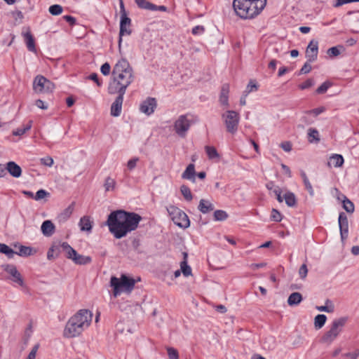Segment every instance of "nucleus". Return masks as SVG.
Returning <instances> with one entry per match:
<instances>
[{
    "label": "nucleus",
    "mask_w": 359,
    "mask_h": 359,
    "mask_svg": "<svg viewBox=\"0 0 359 359\" xmlns=\"http://www.w3.org/2000/svg\"><path fill=\"white\" fill-rule=\"evenodd\" d=\"M1 267L3 269L9 273L11 276V279L12 281L19 284L20 286L24 285V281L20 272L17 270V268L13 264H4Z\"/></svg>",
    "instance_id": "nucleus-12"
},
{
    "label": "nucleus",
    "mask_w": 359,
    "mask_h": 359,
    "mask_svg": "<svg viewBox=\"0 0 359 359\" xmlns=\"http://www.w3.org/2000/svg\"><path fill=\"white\" fill-rule=\"evenodd\" d=\"M229 85L224 83L222 86L220 95H219V102L222 105L229 107Z\"/></svg>",
    "instance_id": "nucleus-20"
},
{
    "label": "nucleus",
    "mask_w": 359,
    "mask_h": 359,
    "mask_svg": "<svg viewBox=\"0 0 359 359\" xmlns=\"http://www.w3.org/2000/svg\"><path fill=\"white\" fill-rule=\"evenodd\" d=\"M344 356L346 357H348L350 358L351 359H357L358 357L359 356V349L358 350H356L355 352L353 353H345L344 355Z\"/></svg>",
    "instance_id": "nucleus-64"
},
{
    "label": "nucleus",
    "mask_w": 359,
    "mask_h": 359,
    "mask_svg": "<svg viewBox=\"0 0 359 359\" xmlns=\"http://www.w3.org/2000/svg\"><path fill=\"white\" fill-rule=\"evenodd\" d=\"M343 202H341L343 208L348 213H353L355 210L353 203L347 197H343Z\"/></svg>",
    "instance_id": "nucleus-34"
},
{
    "label": "nucleus",
    "mask_w": 359,
    "mask_h": 359,
    "mask_svg": "<svg viewBox=\"0 0 359 359\" xmlns=\"http://www.w3.org/2000/svg\"><path fill=\"white\" fill-rule=\"evenodd\" d=\"M325 306H317V310L320 311H325L327 313H332L334 311V306L330 299H327L325 302Z\"/></svg>",
    "instance_id": "nucleus-39"
},
{
    "label": "nucleus",
    "mask_w": 359,
    "mask_h": 359,
    "mask_svg": "<svg viewBox=\"0 0 359 359\" xmlns=\"http://www.w3.org/2000/svg\"><path fill=\"white\" fill-rule=\"evenodd\" d=\"M187 253L183 252L184 260L180 263V270L186 277L191 275V269L187 264Z\"/></svg>",
    "instance_id": "nucleus-26"
},
{
    "label": "nucleus",
    "mask_w": 359,
    "mask_h": 359,
    "mask_svg": "<svg viewBox=\"0 0 359 359\" xmlns=\"http://www.w3.org/2000/svg\"><path fill=\"white\" fill-rule=\"evenodd\" d=\"M139 161V158L135 157L133 158H131L128 161L127 167L130 170H132L136 167L137 163Z\"/></svg>",
    "instance_id": "nucleus-54"
},
{
    "label": "nucleus",
    "mask_w": 359,
    "mask_h": 359,
    "mask_svg": "<svg viewBox=\"0 0 359 359\" xmlns=\"http://www.w3.org/2000/svg\"><path fill=\"white\" fill-rule=\"evenodd\" d=\"M318 53V41L314 40L311 41L306 50V57L309 62H313L317 59Z\"/></svg>",
    "instance_id": "nucleus-14"
},
{
    "label": "nucleus",
    "mask_w": 359,
    "mask_h": 359,
    "mask_svg": "<svg viewBox=\"0 0 359 359\" xmlns=\"http://www.w3.org/2000/svg\"><path fill=\"white\" fill-rule=\"evenodd\" d=\"M156 107V100L155 98L148 97L146 100L142 102L140 104V111L147 114L151 115L154 113L155 108Z\"/></svg>",
    "instance_id": "nucleus-15"
},
{
    "label": "nucleus",
    "mask_w": 359,
    "mask_h": 359,
    "mask_svg": "<svg viewBox=\"0 0 359 359\" xmlns=\"http://www.w3.org/2000/svg\"><path fill=\"white\" fill-rule=\"evenodd\" d=\"M79 226L83 231H90L92 229L91 222L88 217H83L79 221Z\"/></svg>",
    "instance_id": "nucleus-28"
},
{
    "label": "nucleus",
    "mask_w": 359,
    "mask_h": 359,
    "mask_svg": "<svg viewBox=\"0 0 359 359\" xmlns=\"http://www.w3.org/2000/svg\"><path fill=\"white\" fill-rule=\"evenodd\" d=\"M191 126V121L187 115H181L174 123V130L181 137H185Z\"/></svg>",
    "instance_id": "nucleus-10"
},
{
    "label": "nucleus",
    "mask_w": 359,
    "mask_h": 359,
    "mask_svg": "<svg viewBox=\"0 0 359 359\" xmlns=\"http://www.w3.org/2000/svg\"><path fill=\"white\" fill-rule=\"evenodd\" d=\"M308 273V269L305 264H303L299 269V275L302 279H304Z\"/></svg>",
    "instance_id": "nucleus-51"
},
{
    "label": "nucleus",
    "mask_w": 359,
    "mask_h": 359,
    "mask_svg": "<svg viewBox=\"0 0 359 359\" xmlns=\"http://www.w3.org/2000/svg\"><path fill=\"white\" fill-rule=\"evenodd\" d=\"M48 11L53 15H58L62 13L63 8L60 5L54 4L49 7Z\"/></svg>",
    "instance_id": "nucleus-43"
},
{
    "label": "nucleus",
    "mask_w": 359,
    "mask_h": 359,
    "mask_svg": "<svg viewBox=\"0 0 359 359\" xmlns=\"http://www.w3.org/2000/svg\"><path fill=\"white\" fill-rule=\"evenodd\" d=\"M142 219V217L135 212L118 210L109 215L107 224L109 231L116 238L119 239L135 230Z\"/></svg>",
    "instance_id": "nucleus-1"
},
{
    "label": "nucleus",
    "mask_w": 359,
    "mask_h": 359,
    "mask_svg": "<svg viewBox=\"0 0 359 359\" xmlns=\"http://www.w3.org/2000/svg\"><path fill=\"white\" fill-rule=\"evenodd\" d=\"M280 147L287 152H289L292 150V144L290 142L286 141L283 142L280 144Z\"/></svg>",
    "instance_id": "nucleus-62"
},
{
    "label": "nucleus",
    "mask_w": 359,
    "mask_h": 359,
    "mask_svg": "<svg viewBox=\"0 0 359 359\" xmlns=\"http://www.w3.org/2000/svg\"><path fill=\"white\" fill-rule=\"evenodd\" d=\"M180 191H181L182 194L183 195V196L184 197V198L187 201H191L192 200V198H193L192 194L191 192L190 189L187 186H186V185L181 186Z\"/></svg>",
    "instance_id": "nucleus-40"
},
{
    "label": "nucleus",
    "mask_w": 359,
    "mask_h": 359,
    "mask_svg": "<svg viewBox=\"0 0 359 359\" xmlns=\"http://www.w3.org/2000/svg\"><path fill=\"white\" fill-rule=\"evenodd\" d=\"M33 249L30 247L20 245L18 251L15 252V255L21 257H27L32 254Z\"/></svg>",
    "instance_id": "nucleus-35"
},
{
    "label": "nucleus",
    "mask_w": 359,
    "mask_h": 359,
    "mask_svg": "<svg viewBox=\"0 0 359 359\" xmlns=\"http://www.w3.org/2000/svg\"><path fill=\"white\" fill-rule=\"evenodd\" d=\"M344 50H345V48L343 46H334V47L329 48L327 50V54L330 57H337V56L341 54V53L342 51H344Z\"/></svg>",
    "instance_id": "nucleus-33"
},
{
    "label": "nucleus",
    "mask_w": 359,
    "mask_h": 359,
    "mask_svg": "<svg viewBox=\"0 0 359 359\" xmlns=\"http://www.w3.org/2000/svg\"><path fill=\"white\" fill-rule=\"evenodd\" d=\"M166 210L175 224L182 229L189 226V219L184 211L175 205H169L166 207Z\"/></svg>",
    "instance_id": "nucleus-6"
},
{
    "label": "nucleus",
    "mask_w": 359,
    "mask_h": 359,
    "mask_svg": "<svg viewBox=\"0 0 359 359\" xmlns=\"http://www.w3.org/2000/svg\"><path fill=\"white\" fill-rule=\"evenodd\" d=\"M332 86V83L329 81L324 82L322 85H320L317 89L316 93L318 94H323L325 93L327 89Z\"/></svg>",
    "instance_id": "nucleus-44"
},
{
    "label": "nucleus",
    "mask_w": 359,
    "mask_h": 359,
    "mask_svg": "<svg viewBox=\"0 0 359 359\" xmlns=\"http://www.w3.org/2000/svg\"><path fill=\"white\" fill-rule=\"evenodd\" d=\"M116 185V182L114 179L110 177H107L105 180V182L104 184V189L106 191H112L114 189Z\"/></svg>",
    "instance_id": "nucleus-42"
},
{
    "label": "nucleus",
    "mask_w": 359,
    "mask_h": 359,
    "mask_svg": "<svg viewBox=\"0 0 359 359\" xmlns=\"http://www.w3.org/2000/svg\"><path fill=\"white\" fill-rule=\"evenodd\" d=\"M55 84L43 76L38 75L33 82V90L36 93H48L53 92Z\"/></svg>",
    "instance_id": "nucleus-9"
},
{
    "label": "nucleus",
    "mask_w": 359,
    "mask_h": 359,
    "mask_svg": "<svg viewBox=\"0 0 359 359\" xmlns=\"http://www.w3.org/2000/svg\"><path fill=\"white\" fill-rule=\"evenodd\" d=\"M308 135L309 138L318 142L320 140L318 131L315 128H309L308 130Z\"/></svg>",
    "instance_id": "nucleus-47"
},
{
    "label": "nucleus",
    "mask_w": 359,
    "mask_h": 359,
    "mask_svg": "<svg viewBox=\"0 0 359 359\" xmlns=\"http://www.w3.org/2000/svg\"><path fill=\"white\" fill-rule=\"evenodd\" d=\"M227 132L234 134L238 130L239 114L235 111L228 110L222 115Z\"/></svg>",
    "instance_id": "nucleus-8"
},
{
    "label": "nucleus",
    "mask_w": 359,
    "mask_h": 359,
    "mask_svg": "<svg viewBox=\"0 0 359 359\" xmlns=\"http://www.w3.org/2000/svg\"><path fill=\"white\" fill-rule=\"evenodd\" d=\"M110 283L111 286L114 288L113 293L114 297H117L122 291L130 292L134 288L135 280L123 274L120 279L112 276Z\"/></svg>",
    "instance_id": "nucleus-5"
},
{
    "label": "nucleus",
    "mask_w": 359,
    "mask_h": 359,
    "mask_svg": "<svg viewBox=\"0 0 359 359\" xmlns=\"http://www.w3.org/2000/svg\"><path fill=\"white\" fill-rule=\"evenodd\" d=\"M283 199L285 200V203L289 206V207H294L296 205V203H297V199H296V197H295V195L292 193V192H287L284 196H283Z\"/></svg>",
    "instance_id": "nucleus-31"
},
{
    "label": "nucleus",
    "mask_w": 359,
    "mask_h": 359,
    "mask_svg": "<svg viewBox=\"0 0 359 359\" xmlns=\"http://www.w3.org/2000/svg\"><path fill=\"white\" fill-rule=\"evenodd\" d=\"M60 248H62V250L66 253V257L67 259H72L73 261V258L77 255V252L72 248L67 242H63L60 245Z\"/></svg>",
    "instance_id": "nucleus-22"
},
{
    "label": "nucleus",
    "mask_w": 359,
    "mask_h": 359,
    "mask_svg": "<svg viewBox=\"0 0 359 359\" xmlns=\"http://www.w3.org/2000/svg\"><path fill=\"white\" fill-rule=\"evenodd\" d=\"M304 184L305 186L306 189L309 193V195L311 196H314V191H313V189L312 185L310 183L309 180H305V182H304Z\"/></svg>",
    "instance_id": "nucleus-59"
},
{
    "label": "nucleus",
    "mask_w": 359,
    "mask_h": 359,
    "mask_svg": "<svg viewBox=\"0 0 359 359\" xmlns=\"http://www.w3.org/2000/svg\"><path fill=\"white\" fill-rule=\"evenodd\" d=\"M88 79L93 81L96 83L98 87H100L102 85V83L99 80L98 76L96 73L91 74L88 77Z\"/></svg>",
    "instance_id": "nucleus-58"
},
{
    "label": "nucleus",
    "mask_w": 359,
    "mask_h": 359,
    "mask_svg": "<svg viewBox=\"0 0 359 359\" xmlns=\"http://www.w3.org/2000/svg\"><path fill=\"white\" fill-rule=\"evenodd\" d=\"M167 351L169 359H179V353L177 349L172 347H168Z\"/></svg>",
    "instance_id": "nucleus-45"
},
{
    "label": "nucleus",
    "mask_w": 359,
    "mask_h": 359,
    "mask_svg": "<svg viewBox=\"0 0 359 359\" xmlns=\"http://www.w3.org/2000/svg\"><path fill=\"white\" fill-rule=\"evenodd\" d=\"M271 218L275 222H280L282 220V215L276 209H273Z\"/></svg>",
    "instance_id": "nucleus-48"
},
{
    "label": "nucleus",
    "mask_w": 359,
    "mask_h": 359,
    "mask_svg": "<svg viewBox=\"0 0 359 359\" xmlns=\"http://www.w3.org/2000/svg\"><path fill=\"white\" fill-rule=\"evenodd\" d=\"M325 110V108L324 107H320L316 108V109H313L310 110V111H307L306 113H307V114H313L315 116H318L320 114L324 112Z\"/></svg>",
    "instance_id": "nucleus-60"
},
{
    "label": "nucleus",
    "mask_w": 359,
    "mask_h": 359,
    "mask_svg": "<svg viewBox=\"0 0 359 359\" xmlns=\"http://www.w3.org/2000/svg\"><path fill=\"white\" fill-rule=\"evenodd\" d=\"M93 314L89 310H79L67 321L64 330V336L67 338L79 336L90 326Z\"/></svg>",
    "instance_id": "nucleus-3"
},
{
    "label": "nucleus",
    "mask_w": 359,
    "mask_h": 359,
    "mask_svg": "<svg viewBox=\"0 0 359 359\" xmlns=\"http://www.w3.org/2000/svg\"><path fill=\"white\" fill-rule=\"evenodd\" d=\"M205 150L206 151V154L210 159H215V158H219V155L215 149V147L212 146H205Z\"/></svg>",
    "instance_id": "nucleus-37"
},
{
    "label": "nucleus",
    "mask_w": 359,
    "mask_h": 359,
    "mask_svg": "<svg viewBox=\"0 0 359 359\" xmlns=\"http://www.w3.org/2000/svg\"><path fill=\"white\" fill-rule=\"evenodd\" d=\"M126 93H116L118 96L112 103L111 107V114L113 116H118L121 112L122 104L123 102V95Z\"/></svg>",
    "instance_id": "nucleus-16"
},
{
    "label": "nucleus",
    "mask_w": 359,
    "mask_h": 359,
    "mask_svg": "<svg viewBox=\"0 0 359 359\" xmlns=\"http://www.w3.org/2000/svg\"><path fill=\"white\" fill-rule=\"evenodd\" d=\"M38 348H39V345H35L32 348V351H30V353H29V355L26 359H35L36 351H37Z\"/></svg>",
    "instance_id": "nucleus-63"
},
{
    "label": "nucleus",
    "mask_w": 359,
    "mask_h": 359,
    "mask_svg": "<svg viewBox=\"0 0 359 359\" xmlns=\"http://www.w3.org/2000/svg\"><path fill=\"white\" fill-rule=\"evenodd\" d=\"M314 84L313 80L311 79H307L305 82L302 83L299 86V88L302 90H304L311 87Z\"/></svg>",
    "instance_id": "nucleus-52"
},
{
    "label": "nucleus",
    "mask_w": 359,
    "mask_h": 359,
    "mask_svg": "<svg viewBox=\"0 0 359 359\" xmlns=\"http://www.w3.org/2000/svg\"><path fill=\"white\" fill-rule=\"evenodd\" d=\"M265 0H234L233 6L236 14L241 18H252L264 8Z\"/></svg>",
    "instance_id": "nucleus-4"
},
{
    "label": "nucleus",
    "mask_w": 359,
    "mask_h": 359,
    "mask_svg": "<svg viewBox=\"0 0 359 359\" xmlns=\"http://www.w3.org/2000/svg\"><path fill=\"white\" fill-rule=\"evenodd\" d=\"M204 31L205 28L203 26L197 25L192 29V34L194 35L201 34Z\"/></svg>",
    "instance_id": "nucleus-61"
},
{
    "label": "nucleus",
    "mask_w": 359,
    "mask_h": 359,
    "mask_svg": "<svg viewBox=\"0 0 359 359\" xmlns=\"http://www.w3.org/2000/svg\"><path fill=\"white\" fill-rule=\"evenodd\" d=\"M273 193L276 196V199L279 203H282L283 201V197L281 196V190L278 187H275L273 190Z\"/></svg>",
    "instance_id": "nucleus-57"
},
{
    "label": "nucleus",
    "mask_w": 359,
    "mask_h": 359,
    "mask_svg": "<svg viewBox=\"0 0 359 359\" xmlns=\"http://www.w3.org/2000/svg\"><path fill=\"white\" fill-rule=\"evenodd\" d=\"M344 163V158L340 154H333L330 157V161L327 163L329 167L332 165L334 167H341Z\"/></svg>",
    "instance_id": "nucleus-25"
},
{
    "label": "nucleus",
    "mask_w": 359,
    "mask_h": 359,
    "mask_svg": "<svg viewBox=\"0 0 359 359\" xmlns=\"http://www.w3.org/2000/svg\"><path fill=\"white\" fill-rule=\"evenodd\" d=\"M73 262L76 264L86 265V264H88L91 263L92 258L90 256H84V255H79L77 253V255H76L73 258Z\"/></svg>",
    "instance_id": "nucleus-27"
},
{
    "label": "nucleus",
    "mask_w": 359,
    "mask_h": 359,
    "mask_svg": "<svg viewBox=\"0 0 359 359\" xmlns=\"http://www.w3.org/2000/svg\"><path fill=\"white\" fill-rule=\"evenodd\" d=\"M32 121H29V123L22 127L18 128L15 130L13 132V135L15 136H20L25 134L27 131L31 129L32 128Z\"/></svg>",
    "instance_id": "nucleus-38"
},
{
    "label": "nucleus",
    "mask_w": 359,
    "mask_h": 359,
    "mask_svg": "<svg viewBox=\"0 0 359 359\" xmlns=\"http://www.w3.org/2000/svg\"><path fill=\"white\" fill-rule=\"evenodd\" d=\"M41 162L43 165L51 167L53 165V159L50 156L41 158Z\"/></svg>",
    "instance_id": "nucleus-55"
},
{
    "label": "nucleus",
    "mask_w": 359,
    "mask_h": 359,
    "mask_svg": "<svg viewBox=\"0 0 359 359\" xmlns=\"http://www.w3.org/2000/svg\"><path fill=\"white\" fill-rule=\"evenodd\" d=\"M257 90V86L252 81H250L248 85L247 86L246 90L244 91V93L248 95L252 91H256Z\"/></svg>",
    "instance_id": "nucleus-53"
},
{
    "label": "nucleus",
    "mask_w": 359,
    "mask_h": 359,
    "mask_svg": "<svg viewBox=\"0 0 359 359\" xmlns=\"http://www.w3.org/2000/svg\"><path fill=\"white\" fill-rule=\"evenodd\" d=\"M134 79V71L129 62L126 58L120 59L113 67L108 93H126L127 88Z\"/></svg>",
    "instance_id": "nucleus-2"
},
{
    "label": "nucleus",
    "mask_w": 359,
    "mask_h": 359,
    "mask_svg": "<svg viewBox=\"0 0 359 359\" xmlns=\"http://www.w3.org/2000/svg\"><path fill=\"white\" fill-rule=\"evenodd\" d=\"M0 252L6 255L9 259L13 258L15 255V252L4 243H0Z\"/></svg>",
    "instance_id": "nucleus-32"
},
{
    "label": "nucleus",
    "mask_w": 359,
    "mask_h": 359,
    "mask_svg": "<svg viewBox=\"0 0 359 359\" xmlns=\"http://www.w3.org/2000/svg\"><path fill=\"white\" fill-rule=\"evenodd\" d=\"M50 196L49 192L46 191L44 189H40L36 193V194L34 196V199L36 201H40V200L46 198V196Z\"/></svg>",
    "instance_id": "nucleus-46"
},
{
    "label": "nucleus",
    "mask_w": 359,
    "mask_h": 359,
    "mask_svg": "<svg viewBox=\"0 0 359 359\" xmlns=\"http://www.w3.org/2000/svg\"><path fill=\"white\" fill-rule=\"evenodd\" d=\"M131 20L128 17H121L120 21V30L118 39V50L121 52L122 37L123 36H129L132 33Z\"/></svg>",
    "instance_id": "nucleus-11"
},
{
    "label": "nucleus",
    "mask_w": 359,
    "mask_h": 359,
    "mask_svg": "<svg viewBox=\"0 0 359 359\" xmlns=\"http://www.w3.org/2000/svg\"><path fill=\"white\" fill-rule=\"evenodd\" d=\"M55 226L50 220L44 221L41 226L42 233L47 237L51 236L55 233Z\"/></svg>",
    "instance_id": "nucleus-19"
},
{
    "label": "nucleus",
    "mask_w": 359,
    "mask_h": 359,
    "mask_svg": "<svg viewBox=\"0 0 359 359\" xmlns=\"http://www.w3.org/2000/svg\"><path fill=\"white\" fill-rule=\"evenodd\" d=\"M102 74L104 76L109 75L111 72V66L108 62L104 63L100 68Z\"/></svg>",
    "instance_id": "nucleus-49"
},
{
    "label": "nucleus",
    "mask_w": 359,
    "mask_h": 359,
    "mask_svg": "<svg viewBox=\"0 0 359 359\" xmlns=\"http://www.w3.org/2000/svg\"><path fill=\"white\" fill-rule=\"evenodd\" d=\"M22 34L24 37L27 49L31 52L36 53V49L34 39L29 29H27V31L26 32H22Z\"/></svg>",
    "instance_id": "nucleus-17"
},
{
    "label": "nucleus",
    "mask_w": 359,
    "mask_h": 359,
    "mask_svg": "<svg viewBox=\"0 0 359 359\" xmlns=\"http://www.w3.org/2000/svg\"><path fill=\"white\" fill-rule=\"evenodd\" d=\"M310 63L311 62H309V61H308L303 65V67L300 69V72H299L300 74H308L311 72V66Z\"/></svg>",
    "instance_id": "nucleus-56"
},
{
    "label": "nucleus",
    "mask_w": 359,
    "mask_h": 359,
    "mask_svg": "<svg viewBox=\"0 0 359 359\" xmlns=\"http://www.w3.org/2000/svg\"><path fill=\"white\" fill-rule=\"evenodd\" d=\"M60 245H53L48 251L47 258L49 260L53 259L55 257H58L60 252Z\"/></svg>",
    "instance_id": "nucleus-36"
},
{
    "label": "nucleus",
    "mask_w": 359,
    "mask_h": 359,
    "mask_svg": "<svg viewBox=\"0 0 359 359\" xmlns=\"http://www.w3.org/2000/svg\"><path fill=\"white\" fill-rule=\"evenodd\" d=\"M195 165L193 163L189 164L186 170L182 175V177L183 179L191 180L192 182H195Z\"/></svg>",
    "instance_id": "nucleus-21"
},
{
    "label": "nucleus",
    "mask_w": 359,
    "mask_h": 359,
    "mask_svg": "<svg viewBox=\"0 0 359 359\" xmlns=\"http://www.w3.org/2000/svg\"><path fill=\"white\" fill-rule=\"evenodd\" d=\"M137 6L142 9L152 11L156 8V5L147 0H135Z\"/></svg>",
    "instance_id": "nucleus-29"
},
{
    "label": "nucleus",
    "mask_w": 359,
    "mask_h": 359,
    "mask_svg": "<svg viewBox=\"0 0 359 359\" xmlns=\"http://www.w3.org/2000/svg\"><path fill=\"white\" fill-rule=\"evenodd\" d=\"M302 295L297 292H292L287 299V304L290 306H297L302 301Z\"/></svg>",
    "instance_id": "nucleus-24"
},
{
    "label": "nucleus",
    "mask_w": 359,
    "mask_h": 359,
    "mask_svg": "<svg viewBox=\"0 0 359 359\" xmlns=\"http://www.w3.org/2000/svg\"><path fill=\"white\" fill-rule=\"evenodd\" d=\"M198 208L202 213L205 214L213 210L215 207L209 201L201 199L199 202Z\"/></svg>",
    "instance_id": "nucleus-23"
},
{
    "label": "nucleus",
    "mask_w": 359,
    "mask_h": 359,
    "mask_svg": "<svg viewBox=\"0 0 359 359\" xmlns=\"http://www.w3.org/2000/svg\"><path fill=\"white\" fill-rule=\"evenodd\" d=\"M346 320L347 318L344 317L335 319L332 322L330 329L323 336L321 339L322 342L328 344H331L341 332Z\"/></svg>",
    "instance_id": "nucleus-7"
},
{
    "label": "nucleus",
    "mask_w": 359,
    "mask_h": 359,
    "mask_svg": "<svg viewBox=\"0 0 359 359\" xmlns=\"http://www.w3.org/2000/svg\"><path fill=\"white\" fill-rule=\"evenodd\" d=\"M72 213V207L69 206L60 215V219L66 220L70 217Z\"/></svg>",
    "instance_id": "nucleus-50"
},
{
    "label": "nucleus",
    "mask_w": 359,
    "mask_h": 359,
    "mask_svg": "<svg viewBox=\"0 0 359 359\" xmlns=\"http://www.w3.org/2000/svg\"><path fill=\"white\" fill-rule=\"evenodd\" d=\"M214 219L215 221H224L228 217V214L222 210H218L214 212Z\"/></svg>",
    "instance_id": "nucleus-41"
},
{
    "label": "nucleus",
    "mask_w": 359,
    "mask_h": 359,
    "mask_svg": "<svg viewBox=\"0 0 359 359\" xmlns=\"http://www.w3.org/2000/svg\"><path fill=\"white\" fill-rule=\"evenodd\" d=\"M327 320V317L324 314H318L314 318V326L316 330L322 328Z\"/></svg>",
    "instance_id": "nucleus-30"
},
{
    "label": "nucleus",
    "mask_w": 359,
    "mask_h": 359,
    "mask_svg": "<svg viewBox=\"0 0 359 359\" xmlns=\"http://www.w3.org/2000/svg\"><path fill=\"white\" fill-rule=\"evenodd\" d=\"M338 222L341 239L344 242L347 238L348 233V220L344 212L339 213Z\"/></svg>",
    "instance_id": "nucleus-13"
},
{
    "label": "nucleus",
    "mask_w": 359,
    "mask_h": 359,
    "mask_svg": "<svg viewBox=\"0 0 359 359\" xmlns=\"http://www.w3.org/2000/svg\"><path fill=\"white\" fill-rule=\"evenodd\" d=\"M6 169L8 170L9 174L13 177L18 178L22 175L21 168L13 161H9L8 163H7Z\"/></svg>",
    "instance_id": "nucleus-18"
}]
</instances>
